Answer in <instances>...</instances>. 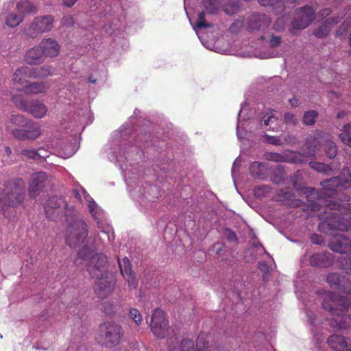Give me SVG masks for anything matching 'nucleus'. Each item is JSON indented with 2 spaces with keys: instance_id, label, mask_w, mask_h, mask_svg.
Here are the masks:
<instances>
[{
  "instance_id": "ea45409f",
  "label": "nucleus",
  "mask_w": 351,
  "mask_h": 351,
  "mask_svg": "<svg viewBox=\"0 0 351 351\" xmlns=\"http://www.w3.org/2000/svg\"><path fill=\"white\" fill-rule=\"evenodd\" d=\"M223 0H203L204 6L209 14H214L220 8Z\"/></svg>"
},
{
  "instance_id": "4c0bfd02",
  "label": "nucleus",
  "mask_w": 351,
  "mask_h": 351,
  "mask_svg": "<svg viewBox=\"0 0 351 351\" xmlns=\"http://www.w3.org/2000/svg\"><path fill=\"white\" fill-rule=\"evenodd\" d=\"M16 9L23 16L25 14L35 13L36 11V8L29 1L18 2Z\"/></svg>"
},
{
  "instance_id": "2f4dec72",
  "label": "nucleus",
  "mask_w": 351,
  "mask_h": 351,
  "mask_svg": "<svg viewBox=\"0 0 351 351\" xmlns=\"http://www.w3.org/2000/svg\"><path fill=\"white\" fill-rule=\"evenodd\" d=\"M322 147L324 149L326 155L329 158H333L337 153V148L335 143L331 139V136L328 134H324L322 137Z\"/></svg>"
},
{
  "instance_id": "79ce46f5",
  "label": "nucleus",
  "mask_w": 351,
  "mask_h": 351,
  "mask_svg": "<svg viewBox=\"0 0 351 351\" xmlns=\"http://www.w3.org/2000/svg\"><path fill=\"white\" fill-rule=\"evenodd\" d=\"M239 0H228L223 5V11L226 14L232 15L239 9Z\"/></svg>"
},
{
  "instance_id": "f704fd0d",
  "label": "nucleus",
  "mask_w": 351,
  "mask_h": 351,
  "mask_svg": "<svg viewBox=\"0 0 351 351\" xmlns=\"http://www.w3.org/2000/svg\"><path fill=\"white\" fill-rule=\"evenodd\" d=\"M341 19V17H335L333 18L330 22H328V20L326 21L318 27L317 29L314 32L315 36L317 38H324L327 36L330 31V27L329 24H337L339 22Z\"/></svg>"
},
{
  "instance_id": "4d7b16f0",
  "label": "nucleus",
  "mask_w": 351,
  "mask_h": 351,
  "mask_svg": "<svg viewBox=\"0 0 351 351\" xmlns=\"http://www.w3.org/2000/svg\"><path fill=\"white\" fill-rule=\"evenodd\" d=\"M285 27V20L284 18H278L274 24V29L276 31H282Z\"/></svg>"
},
{
  "instance_id": "9b49d317",
  "label": "nucleus",
  "mask_w": 351,
  "mask_h": 351,
  "mask_svg": "<svg viewBox=\"0 0 351 351\" xmlns=\"http://www.w3.org/2000/svg\"><path fill=\"white\" fill-rule=\"evenodd\" d=\"M295 18L291 22V32L295 34V31L306 28L315 19V10L311 6L305 5L298 9Z\"/></svg>"
},
{
  "instance_id": "680f3d73",
  "label": "nucleus",
  "mask_w": 351,
  "mask_h": 351,
  "mask_svg": "<svg viewBox=\"0 0 351 351\" xmlns=\"http://www.w3.org/2000/svg\"><path fill=\"white\" fill-rule=\"evenodd\" d=\"M311 241L316 245H322L324 243L323 237L317 234H313L311 237Z\"/></svg>"
},
{
  "instance_id": "72a5a7b5",
  "label": "nucleus",
  "mask_w": 351,
  "mask_h": 351,
  "mask_svg": "<svg viewBox=\"0 0 351 351\" xmlns=\"http://www.w3.org/2000/svg\"><path fill=\"white\" fill-rule=\"evenodd\" d=\"M250 171L251 175L259 179H264L267 175L266 163L261 162H254L251 163Z\"/></svg>"
},
{
  "instance_id": "a18cd8bd",
  "label": "nucleus",
  "mask_w": 351,
  "mask_h": 351,
  "mask_svg": "<svg viewBox=\"0 0 351 351\" xmlns=\"http://www.w3.org/2000/svg\"><path fill=\"white\" fill-rule=\"evenodd\" d=\"M318 113L315 110H309L304 114L302 121L306 125H312L315 123Z\"/></svg>"
},
{
  "instance_id": "49530a36",
  "label": "nucleus",
  "mask_w": 351,
  "mask_h": 351,
  "mask_svg": "<svg viewBox=\"0 0 351 351\" xmlns=\"http://www.w3.org/2000/svg\"><path fill=\"white\" fill-rule=\"evenodd\" d=\"M42 150H34V149H24L21 154L27 158L32 159H38L40 158H45V156L41 154Z\"/></svg>"
},
{
  "instance_id": "bb28decb",
  "label": "nucleus",
  "mask_w": 351,
  "mask_h": 351,
  "mask_svg": "<svg viewBox=\"0 0 351 351\" xmlns=\"http://www.w3.org/2000/svg\"><path fill=\"white\" fill-rule=\"evenodd\" d=\"M332 263V255L329 252L316 253L310 258V264L313 267H328Z\"/></svg>"
},
{
  "instance_id": "20e7f679",
  "label": "nucleus",
  "mask_w": 351,
  "mask_h": 351,
  "mask_svg": "<svg viewBox=\"0 0 351 351\" xmlns=\"http://www.w3.org/2000/svg\"><path fill=\"white\" fill-rule=\"evenodd\" d=\"M319 294L322 295V307L331 313L337 328L351 329V315L343 314V312L351 308V298L337 297L335 293L330 291H323Z\"/></svg>"
},
{
  "instance_id": "a878e982",
  "label": "nucleus",
  "mask_w": 351,
  "mask_h": 351,
  "mask_svg": "<svg viewBox=\"0 0 351 351\" xmlns=\"http://www.w3.org/2000/svg\"><path fill=\"white\" fill-rule=\"evenodd\" d=\"M26 72L30 78H45L54 73V69L49 65H44L39 67L24 68L20 70Z\"/></svg>"
},
{
  "instance_id": "6ab92c4d",
  "label": "nucleus",
  "mask_w": 351,
  "mask_h": 351,
  "mask_svg": "<svg viewBox=\"0 0 351 351\" xmlns=\"http://www.w3.org/2000/svg\"><path fill=\"white\" fill-rule=\"evenodd\" d=\"M48 183L49 180L45 173L40 171L34 173L29 184V195L32 198H35L43 191Z\"/></svg>"
},
{
  "instance_id": "7ed1b4c3",
  "label": "nucleus",
  "mask_w": 351,
  "mask_h": 351,
  "mask_svg": "<svg viewBox=\"0 0 351 351\" xmlns=\"http://www.w3.org/2000/svg\"><path fill=\"white\" fill-rule=\"evenodd\" d=\"M114 239V232L107 228L98 233L95 241L93 248H88L86 246L77 252V256L88 261L87 271L93 278H104V277L112 275L108 271L107 256L102 253H96L99 245L105 244L107 241L111 243Z\"/></svg>"
},
{
  "instance_id": "e2e57ef3",
  "label": "nucleus",
  "mask_w": 351,
  "mask_h": 351,
  "mask_svg": "<svg viewBox=\"0 0 351 351\" xmlns=\"http://www.w3.org/2000/svg\"><path fill=\"white\" fill-rule=\"evenodd\" d=\"M240 162L239 158H237L234 163H233V165H232V178L234 180V181L235 182V179H236V174H237V172L239 171V162Z\"/></svg>"
},
{
  "instance_id": "a19ab883",
  "label": "nucleus",
  "mask_w": 351,
  "mask_h": 351,
  "mask_svg": "<svg viewBox=\"0 0 351 351\" xmlns=\"http://www.w3.org/2000/svg\"><path fill=\"white\" fill-rule=\"evenodd\" d=\"M23 16L13 12L9 13L5 18V23L10 27L19 25L23 21Z\"/></svg>"
},
{
  "instance_id": "f8f14e48",
  "label": "nucleus",
  "mask_w": 351,
  "mask_h": 351,
  "mask_svg": "<svg viewBox=\"0 0 351 351\" xmlns=\"http://www.w3.org/2000/svg\"><path fill=\"white\" fill-rule=\"evenodd\" d=\"M53 18L50 15L36 17L25 29V34L31 38L49 32L53 27Z\"/></svg>"
},
{
  "instance_id": "a211bd4d",
  "label": "nucleus",
  "mask_w": 351,
  "mask_h": 351,
  "mask_svg": "<svg viewBox=\"0 0 351 351\" xmlns=\"http://www.w3.org/2000/svg\"><path fill=\"white\" fill-rule=\"evenodd\" d=\"M326 282L334 289L351 295V280L338 273H330L327 276Z\"/></svg>"
},
{
  "instance_id": "0e129e2a",
  "label": "nucleus",
  "mask_w": 351,
  "mask_h": 351,
  "mask_svg": "<svg viewBox=\"0 0 351 351\" xmlns=\"http://www.w3.org/2000/svg\"><path fill=\"white\" fill-rule=\"evenodd\" d=\"M278 56V52H276L274 50H272L271 51L265 52L261 56V58H274Z\"/></svg>"
},
{
  "instance_id": "0eeeda50",
  "label": "nucleus",
  "mask_w": 351,
  "mask_h": 351,
  "mask_svg": "<svg viewBox=\"0 0 351 351\" xmlns=\"http://www.w3.org/2000/svg\"><path fill=\"white\" fill-rule=\"evenodd\" d=\"M328 247L333 252L346 254L341 258L340 263L345 272L351 276V239L343 234H335Z\"/></svg>"
},
{
  "instance_id": "bf43d9fd",
  "label": "nucleus",
  "mask_w": 351,
  "mask_h": 351,
  "mask_svg": "<svg viewBox=\"0 0 351 351\" xmlns=\"http://www.w3.org/2000/svg\"><path fill=\"white\" fill-rule=\"evenodd\" d=\"M61 24L64 26L70 27L74 24L73 17L71 15H66L61 19Z\"/></svg>"
},
{
  "instance_id": "4be33fe9",
  "label": "nucleus",
  "mask_w": 351,
  "mask_h": 351,
  "mask_svg": "<svg viewBox=\"0 0 351 351\" xmlns=\"http://www.w3.org/2000/svg\"><path fill=\"white\" fill-rule=\"evenodd\" d=\"M43 55L45 58H52L58 56L60 51L58 43L51 38H43L39 43Z\"/></svg>"
},
{
  "instance_id": "5fc2aeb1",
  "label": "nucleus",
  "mask_w": 351,
  "mask_h": 351,
  "mask_svg": "<svg viewBox=\"0 0 351 351\" xmlns=\"http://www.w3.org/2000/svg\"><path fill=\"white\" fill-rule=\"evenodd\" d=\"M268 43L272 48L277 47L281 43V37L271 34L268 40Z\"/></svg>"
},
{
  "instance_id": "58836bf2",
  "label": "nucleus",
  "mask_w": 351,
  "mask_h": 351,
  "mask_svg": "<svg viewBox=\"0 0 351 351\" xmlns=\"http://www.w3.org/2000/svg\"><path fill=\"white\" fill-rule=\"evenodd\" d=\"M339 137L344 145L351 147V124H346L343 127Z\"/></svg>"
},
{
  "instance_id": "ddd939ff",
  "label": "nucleus",
  "mask_w": 351,
  "mask_h": 351,
  "mask_svg": "<svg viewBox=\"0 0 351 351\" xmlns=\"http://www.w3.org/2000/svg\"><path fill=\"white\" fill-rule=\"evenodd\" d=\"M7 130L16 138L21 141L36 140L41 135L40 125L31 120L29 121L27 126L23 128H11V126L8 123Z\"/></svg>"
},
{
  "instance_id": "aec40b11",
  "label": "nucleus",
  "mask_w": 351,
  "mask_h": 351,
  "mask_svg": "<svg viewBox=\"0 0 351 351\" xmlns=\"http://www.w3.org/2000/svg\"><path fill=\"white\" fill-rule=\"evenodd\" d=\"M98 280L95 285V291L99 298L104 299L112 292L116 281L112 274Z\"/></svg>"
},
{
  "instance_id": "37998d69",
  "label": "nucleus",
  "mask_w": 351,
  "mask_h": 351,
  "mask_svg": "<svg viewBox=\"0 0 351 351\" xmlns=\"http://www.w3.org/2000/svg\"><path fill=\"white\" fill-rule=\"evenodd\" d=\"M24 68H29V67L27 66H23L19 68L18 69H16V71H15V73L14 74V78H13V80L15 83L23 84L26 82L27 78H30L29 76L28 75V74L26 73V72L25 73V72L20 71V70H22Z\"/></svg>"
},
{
  "instance_id": "f257e3e1",
  "label": "nucleus",
  "mask_w": 351,
  "mask_h": 351,
  "mask_svg": "<svg viewBox=\"0 0 351 351\" xmlns=\"http://www.w3.org/2000/svg\"><path fill=\"white\" fill-rule=\"evenodd\" d=\"M294 189L306 194L309 206L313 210L324 211L318 215L322 221L319 224L320 232L328 233L329 230L347 231L351 226V204L349 197L343 195V200L339 203L333 195L351 187V173L348 168L342 169L341 176L333 177L320 183L322 191L318 192L314 188L306 187L303 182L302 173L298 171L291 178Z\"/></svg>"
},
{
  "instance_id": "e433bc0d",
  "label": "nucleus",
  "mask_w": 351,
  "mask_h": 351,
  "mask_svg": "<svg viewBox=\"0 0 351 351\" xmlns=\"http://www.w3.org/2000/svg\"><path fill=\"white\" fill-rule=\"evenodd\" d=\"M305 156L303 154L298 152H288L285 154V162L290 163H304Z\"/></svg>"
},
{
  "instance_id": "8fccbe9b",
  "label": "nucleus",
  "mask_w": 351,
  "mask_h": 351,
  "mask_svg": "<svg viewBox=\"0 0 351 351\" xmlns=\"http://www.w3.org/2000/svg\"><path fill=\"white\" fill-rule=\"evenodd\" d=\"M262 6H271L274 8H280L283 5V0H258Z\"/></svg>"
},
{
  "instance_id": "603ef678",
  "label": "nucleus",
  "mask_w": 351,
  "mask_h": 351,
  "mask_svg": "<svg viewBox=\"0 0 351 351\" xmlns=\"http://www.w3.org/2000/svg\"><path fill=\"white\" fill-rule=\"evenodd\" d=\"M270 192V187L267 185H260L254 189V195L257 197L265 196Z\"/></svg>"
},
{
  "instance_id": "1a4fd4ad",
  "label": "nucleus",
  "mask_w": 351,
  "mask_h": 351,
  "mask_svg": "<svg viewBox=\"0 0 351 351\" xmlns=\"http://www.w3.org/2000/svg\"><path fill=\"white\" fill-rule=\"evenodd\" d=\"M45 212L49 219L56 221L63 216L67 217L70 215L74 214V208L61 197L52 196L45 203Z\"/></svg>"
},
{
  "instance_id": "6e6d98bb",
  "label": "nucleus",
  "mask_w": 351,
  "mask_h": 351,
  "mask_svg": "<svg viewBox=\"0 0 351 351\" xmlns=\"http://www.w3.org/2000/svg\"><path fill=\"white\" fill-rule=\"evenodd\" d=\"M264 138H265L266 142L269 144L274 145H280L282 144L280 138L278 136H273L265 134Z\"/></svg>"
},
{
  "instance_id": "c03bdc74",
  "label": "nucleus",
  "mask_w": 351,
  "mask_h": 351,
  "mask_svg": "<svg viewBox=\"0 0 351 351\" xmlns=\"http://www.w3.org/2000/svg\"><path fill=\"white\" fill-rule=\"evenodd\" d=\"M284 168L282 165H278L271 176V180L274 183L279 184L284 180Z\"/></svg>"
},
{
  "instance_id": "de8ad7c7",
  "label": "nucleus",
  "mask_w": 351,
  "mask_h": 351,
  "mask_svg": "<svg viewBox=\"0 0 351 351\" xmlns=\"http://www.w3.org/2000/svg\"><path fill=\"white\" fill-rule=\"evenodd\" d=\"M103 307L105 313L108 315H112L119 308L118 304H114L110 301L104 302Z\"/></svg>"
},
{
  "instance_id": "09e8293b",
  "label": "nucleus",
  "mask_w": 351,
  "mask_h": 351,
  "mask_svg": "<svg viewBox=\"0 0 351 351\" xmlns=\"http://www.w3.org/2000/svg\"><path fill=\"white\" fill-rule=\"evenodd\" d=\"M129 317L136 325H140L143 322V317L139 311L136 308H130L129 311Z\"/></svg>"
},
{
  "instance_id": "5701e85b",
  "label": "nucleus",
  "mask_w": 351,
  "mask_h": 351,
  "mask_svg": "<svg viewBox=\"0 0 351 351\" xmlns=\"http://www.w3.org/2000/svg\"><path fill=\"white\" fill-rule=\"evenodd\" d=\"M205 13L204 12H200L198 14L195 25L193 26V29L195 31L199 39L202 44L208 49L214 50V43L208 40H206L204 38L203 34L201 32L202 28H208L211 27V24L205 22Z\"/></svg>"
},
{
  "instance_id": "c756f323",
  "label": "nucleus",
  "mask_w": 351,
  "mask_h": 351,
  "mask_svg": "<svg viewBox=\"0 0 351 351\" xmlns=\"http://www.w3.org/2000/svg\"><path fill=\"white\" fill-rule=\"evenodd\" d=\"M247 110L246 104L241 105L238 114L237 135L239 139L244 138V133L245 132V122L250 119V117L246 112Z\"/></svg>"
},
{
  "instance_id": "864d4df0",
  "label": "nucleus",
  "mask_w": 351,
  "mask_h": 351,
  "mask_svg": "<svg viewBox=\"0 0 351 351\" xmlns=\"http://www.w3.org/2000/svg\"><path fill=\"white\" fill-rule=\"evenodd\" d=\"M284 121L286 123H290L293 125H295L298 122L296 116L290 112H287L284 114Z\"/></svg>"
},
{
  "instance_id": "473e14b6",
  "label": "nucleus",
  "mask_w": 351,
  "mask_h": 351,
  "mask_svg": "<svg viewBox=\"0 0 351 351\" xmlns=\"http://www.w3.org/2000/svg\"><path fill=\"white\" fill-rule=\"evenodd\" d=\"M309 166L313 170L324 174H328L331 171H336L339 169V163L336 164L335 162L326 165L323 162L312 161L309 162Z\"/></svg>"
},
{
  "instance_id": "dca6fc26",
  "label": "nucleus",
  "mask_w": 351,
  "mask_h": 351,
  "mask_svg": "<svg viewBox=\"0 0 351 351\" xmlns=\"http://www.w3.org/2000/svg\"><path fill=\"white\" fill-rule=\"evenodd\" d=\"M270 17L262 12H254L247 19V30L249 32L263 31L270 25Z\"/></svg>"
},
{
  "instance_id": "774afa93",
  "label": "nucleus",
  "mask_w": 351,
  "mask_h": 351,
  "mask_svg": "<svg viewBox=\"0 0 351 351\" xmlns=\"http://www.w3.org/2000/svg\"><path fill=\"white\" fill-rule=\"evenodd\" d=\"M285 140L289 144H295L298 142L297 138L293 135H288Z\"/></svg>"
},
{
  "instance_id": "13d9d810",
  "label": "nucleus",
  "mask_w": 351,
  "mask_h": 351,
  "mask_svg": "<svg viewBox=\"0 0 351 351\" xmlns=\"http://www.w3.org/2000/svg\"><path fill=\"white\" fill-rule=\"evenodd\" d=\"M243 25V19H237L230 27V30L232 32H238Z\"/></svg>"
},
{
  "instance_id": "c9c22d12",
  "label": "nucleus",
  "mask_w": 351,
  "mask_h": 351,
  "mask_svg": "<svg viewBox=\"0 0 351 351\" xmlns=\"http://www.w3.org/2000/svg\"><path fill=\"white\" fill-rule=\"evenodd\" d=\"M29 121V119L25 118L22 114H12L10 117L9 121L6 122L5 126L7 127V124L9 123L10 126L14 125L20 128H23V127L27 126ZM11 128H12V127H11Z\"/></svg>"
},
{
  "instance_id": "4468645a",
  "label": "nucleus",
  "mask_w": 351,
  "mask_h": 351,
  "mask_svg": "<svg viewBox=\"0 0 351 351\" xmlns=\"http://www.w3.org/2000/svg\"><path fill=\"white\" fill-rule=\"evenodd\" d=\"M13 101L21 110L28 112L36 119L45 117L48 110L47 107L38 100L27 101L23 100L20 97L14 96Z\"/></svg>"
},
{
  "instance_id": "393cba45",
  "label": "nucleus",
  "mask_w": 351,
  "mask_h": 351,
  "mask_svg": "<svg viewBox=\"0 0 351 351\" xmlns=\"http://www.w3.org/2000/svg\"><path fill=\"white\" fill-rule=\"evenodd\" d=\"M118 264L121 274L124 276L131 289H136L137 282L132 274V267L129 259L126 257L123 258L122 261L118 259Z\"/></svg>"
},
{
  "instance_id": "6e6552de",
  "label": "nucleus",
  "mask_w": 351,
  "mask_h": 351,
  "mask_svg": "<svg viewBox=\"0 0 351 351\" xmlns=\"http://www.w3.org/2000/svg\"><path fill=\"white\" fill-rule=\"evenodd\" d=\"M123 336L122 327L114 322H104L98 329L97 339L101 345L107 348H113L119 345Z\"/></svg>"
},
{
  "instance_id": "cd10ccee",
  "label": "nucleus",
  "mask_w": 351,
  "mask_h": 351,
  "mask_svg": "<svg viewBox=\"0 0 351 351\" xmlns=\"http://www.w3.org/2000/svg\"><path fill=\"white\" fill-rule=\"evenodd\" d=\"M45 60L39 45L28 49L25 56V62L31 65L40 64L44 62Z\"/></svg>"
},
{
  "instance_id": "052dcab7",
  "label": "nucleus",
  "mask_w": 351,
  "mask_h": 351,
  "mask_svg": "<svg viewBox=\"0 0 351 351\" xmlns=\"http://www.w3.org/2000/svg\"><path fill=\"white\" fill-rule=\"evenodd\" d=\"M224 234L228 241H237V237L236 233L230 229H228V228L226 229Z\"/></svg>"
},
{
  "instance_id": "412c9836",
  "label": "nucleus",
  "mask_w": 351,
  "mask_h": 351,
  "mask_svg": "<svg viewBox=\"0 0 351 351\" xmlns=\"http://www.w3.org/2000/svg\"><path fill=\"white\" fill-rule=\"evenodd\" d=\"M328 346L334 351H351V339L339 334H333L327 339Z\"/></svg>"
},
{
  "instance_id": "69168bd1",
  "label": "nucleus",
  "mask_w": 351,
  "mask_h": 351,
  "mask_svg": "<svg viewBox=\"0 0 351 351\" xmlns=\"http://www.w3.org/2000/svg\"><path fill=\"white\" fill-rule=\"evenodd\" d=\"M258 268L265 273H267L269 271V266L265 261L259 262Z\"/></svg>"
},
{
  "instance_id": "7c9ffc66",
  "label": "nucleus",
  "mask_w": 351,
  "mask_h": 351,
  "mask_svg": "<svg viewBox=\"0 0 351 351\" xmlns=\"http://www.w3.org/2000/svg\"><path fill=\"white\" fill-rule=\"evenodd\" d=\"M48 90V86L45 82H31L26 84L23 91L27 95H37L45 93Z\"/></svg>"
},
{
  "instance_id": "423d86ee",
  "label": "nucleus",
  "mask_w": 351,
  "mask_h": 351,
  "mask_svg": "<svg viewBox=\"0 0 351 351\" xmlns=\"http://www.w3.org/2000/svg\"><path fill=\"white\" fill-rule=\"evenodd\" d=\"M88 227L86 221L81 217H77L73 214V219L69 222L66 230L65 239L66 244L71 247L75 249L86 246L88 248H93L89 247L87 243Z\"/></svg>"
},
{
  "instance_id": "9d476101",
  "label": "nucleus",
  "mask_w": 351,
  "mask_h": 351,
  "mask_svg": "<svg viewBox=\"0 0 351 351\" xmlns=\"http://www.w3.org/2000/svg\"><path fill=\"white\" fill-rule=\"evenodd\" d=\"M73 194L76 199H78L81 203L87 202L88 211L92 217L96 221L97 226L99 228L102 229V230H106L107 228H110V230L113 232L112 228L109 226L106 228L103 227V222L105 220V213L104 210H102L97 204L94 201V199L89 195V194L84 190V189L80 187L73 189Z\"/></svg>"
},
{
  "instance_id": "338daca9",
  "label": "nucleus",
  "mask_w": 351,
  "mask_h": 351,
  "mask_svg": "<svg viewBox=\"0 0 351 351\" xmlns=\"http://www.w3.org/2000/svg\"><path fill=\"white\" fill-rule=\"evenodd\" d=\"M331 12H332V10L330 8H324L319 11V15L322 17H326V16H328L329 14H330Z\"/></svg>"
},
{
  "instance_id": "f3484780",
  "label": "nucleus",
  "mask_w": 351,
  "mask_h": 351,
  "mask_svg": "<svg viewBox=\"0 0 351 351\" xmlns=\"http://www.w3.org/2000/svg\"><path fill=\"white\" fill-rule=\"evenodd\" d=\"M324 132H316L315 134L308 136L303 145L302 149L305 157H313L319 150L322 145V137Z\"/></svg>"
},
{
  "instance_id": "b1692460",
  "label": "nucleus",
  "mask_w": 351,
  "mask_h": 351,
  "mask_svg": "<svg viewBox=\"0 0 351 351\" xmlns=\"http://www.w3.org/2000/svg\"><path fill=\"white\" fill-rule=\"evenodd\" d=\"M306 315L308 318V323L312 328H311L313 337L317 343L323 341L322 329L319 326L321 319L317 317V314L313 313L311 310L306 308Z\"/></svg>"
},
{
  "instance_id": "2eb2a0df",
  "label": "nucleus",
  "mask_w": 351,
  "mask_h": 351,
  "mask_svg": "<svg viewBox=\"0 0 351 351\" xmlns=\"http://www.w3.org/2000/svg\"><path fill=\"white\" fill-rule=\"evenodd\" d=\"M151 329L154 335L158 338L165 337L168 330V322L165 319L164 311L154 310L150 324Z\"/></svg>"
},
{
  "instance_id": "c85d7f7f",
  "label": "nucleus",
  "mask_w": 351,
  "mask_h": 351,
  "mask_svg": "<svg viewBox=\"0 0 351 351\" xmlns=\"http://www.w3.org/2000/svg\"><path fill=\"white\" fill-rule=\"evenodd\" d=\"M277 120V117L273 114V110L269 109L262 113L260 124L268 130L277 131L278 128Z\"/></svg>"
},
{
  "instance_id": "3c124183",
  "label": "nucleus",
  "mask_w": 351,
  "mask_h": 351,
  "mask_svg": "<svg viewBox=\"0 0 351 351\" xmlns=\"http://www.w3.org/2000/svg\"><path fill=\"white\" fill-rule=\"evenodd\" d=\"M265 158L270 161L285 162V154L282 155L278 153L269 152L265 154Z\"/></svg>"
},
{
  "instance_id": "f03ea898",
  "label": "nucleus",
  "mask_w": 351,
  "mask_h": 351,
  "mask_svg": "<svg viewBox=\"0 0 351 351\" xmlns=\"http://www.w3.org/2000/svg\"><path fill=\"white\" fill-rule=\"evenodd\" d=\"M129 133V127L123 125L120 130L115 132L113 135L114 147L108 149V154H112V156H109L110 160L118 162L125 177H129L131 171L129 167L138 163L143 155V150L136 145L137 141H142L141 138L138 137V139L135 140L134 145L126 143V136ZM125 182L131 197L142 206L147 207L149 202L158 197V189L154 185L146 184L145 186H142L133 183L129 178H125Z\"/></svg>"
},
{
  "instance_id": "39448f33",
  "label": "nucleus",
  "mask_w": 351,
  "mask_h": 351,
  "mask_svg": "<svg viewBox=\"0 0 351 351\" xmlns=\"http://www.w3.org/2000/svg\"><path fill=\"white\" fill-rule=\"evenodd\" d=\"M25 197V183L20 178L5 182L3 189H0V213H5L8 208L21 205Z\"/></svg>"
}]
</instances>
